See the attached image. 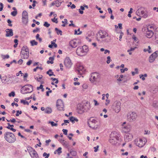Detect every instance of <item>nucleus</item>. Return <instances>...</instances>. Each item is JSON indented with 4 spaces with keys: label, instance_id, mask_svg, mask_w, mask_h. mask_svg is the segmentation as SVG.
<instances>
[{
    "label": "nucleus",
    "instance_id": "obj_1",
    "mask_svg": "<svg viewBox=\"0 0 158 158\" xmlns=\"http://www.w3.org/2000/svg\"><path fill=\"white\" fill-rule=\"evenodd\" d=\"M97 40L100 41L101 40L102 42L107 43L110 40V36L106 31L100 30L97 35Z\"/></svg>",
    "mask_w": 158,
    "mask_h": 158
},
{
    "label": "nucleus",
    "instance_id": "obj_2",
    "mask_svg": "<svg viewBox=\"0 0 158 158\" xmlns=\"http://www.w3.org/2000/svg\"><path fill=\"white\" fill-rule=\"evenodd\" d=\"M4 137L6 141L10 143H13L16 140L15 135L9 132H5L4 134Z\"/></svg>",
    "mask_w": 158,
    "mask_h": 158
},
{
    "label": "nucleus",
    "instance_id": "obj_3",
    "mask_svg": "<svg viewBox=\"0 0 158 158\" xmlns=\"http://www.w3.org/2000/svg\"><path fill=\"white\" fill-rule=\"evenodd\" d=\"M88 50L87 46H83L78 47L76 50V53L79 56H83L86 54Z\"/></svg>",
    "mask_w": 158,
    "mask_h": 158
},
{
    "label": "nucleus",
    "instance_id": "obj_4",
    "mask_svg": "<svg viewBox=\"0 0 158 158\" xmlns=\"http://www.w3.org/2000/svg\"><path fill=\"white\" fill-rule=\"evenodd\" d=\"M21 58L24 59H27L29 56V49L26 46H23L20 52Z\"/></svg>",
    "mask_w": 158,
    "mask_h": 158
},
{
    "label": "nucleus",
    "instance_id": "obj_5",
    "mask_svg": "<svg viewBox=\"0 0 158 158\" xmlns=\"http://www.w3.org/2000/svg\"><path fill=\"white\" fill-rule=\"evenodd\" d=\"M33 87L31 85H27L22 87L21 89V93L23 94L30 93L33 91Z\"/></svg>",
    "mask_w": 158,
    "mask_h": 158
},
{
    "label": "nucleus",
    "instance_id": "obj_6",
    "mask_svg": "<svg viewBox=\"0 0 158 158\" xmlns=\"http://www.w3.org/2000/svg\"><path fill=\"white\" fill-rule=\"evenodd\" d=\"M88 124L90 127L94 129H96L98 127V122L93 118H90L88 120Z\"/></svg>",
    "mask_w": 158,
    "mask_h": 158
},
{
    "label": "nucleus",
    "instance_id": "obj_7",
    "mask_svg": "<svg viewBox=\"0 0 158 158\" xmlns=\"http://www.w3.org/2000/svg\"><path fill=\"white\" fill-rule=\"evenodd\" d=\"M100 79V75L98 73L94 72L91 74L90 81L92 82H99Z\"/></svg>",
    "mask_w": 158,
    "mask_h": 158
},
{
    "label": "nucleus",
    "instance_id": "obj_8",
    "mask_svg": "<svg viewBox=\"0 0 158 158\" xmlns=\"http://www.w3.org/2000/svg\"><path fill=\"white\" fill-rule=\"evenodd\" d=\"M121 103L120 102H115L112 106V108L116 113H118L120 110Z\"/></svg>",
    "mask_w": 158,
    "mask_h": 158
},
{
    "label": "nucleus",
    "instance_id": "obj_9",
    "mask_svg": "<svg viewBox=\"0 0 158 158\" xmlns=\"http://www.w3.org/2000/svg\"><path fill=\"white\" fill-rule=\"evenodd\" d=\"M137 117V114L134 112L129 113L127 115V120L129 122H132L136 119Z\"/></svg>",
    "mask_w": 158,
    "mask_h": 158
},
{
    "label": "nucleus",
    "instance_id": "obj_10",
    "mask_svg": "<svg viewBox=\"0 0 158 158\" xmlns=\"http://www.w3.org/2000/svg\"><path fill=\"white\" fill-rule=\"evenodd\" d=\"M119 140L118 137L114 133H111L110 135V139L109 140V142L112 144H114L116 141Z\"/></svg>",
    "mask_w": 158,
    "mask_h": 158
},
{
    "label": "nucleus",
    "instance_id": "obj_11",
    "mask_svg": "<svg viewBox=\"0 0 158 158\" xmlns=\"http://www.w3.org/2000/svg\"><path fill=\"white\" fill-rule=\"evenodd\" d=\"M22 22L25 25L27 24L28 22V14L25 10L23 11L22 13Z\"/></svg>",
    "mask_w": 158,
    "mask_h": 158
},
{
    "label": "nucleus",
    "instance_id": "obj_12",
    "mask_svg": "<svg viewBox=\"0 0 158 158\" xmlns=\"http://www.w3.org/2000/svg\"><path fill=\"white\" fill-rule=\"evenodd\" d=\"M56 106L57 109L60 111L64 110V105L63 102L61 100L58 99L57 100Z\"/></svg>",
    "mask_w": 158,
    "mask_h": 158
},
{
    "label": "nucleus",
    "instance_id": "obj_13",
    "mask_svg": "<svg viewBox=\"0 0 158 158\" xmlns=\"http://www.w3.org/2000/svg\"><path fill=\"white\" fill-rule=\"evenodd\" d=\"M158 56V51H156L152 54L149 57V61L152 63L153 62L156 58Z\"/></svg>",
    "mask_w": 158,
    "mask_h": 158
},
{
    "label": "nucleus",
    "instance_id": "obj_14",
    "mask_svg": "<svg viewBox=\"0 0 158 158\" xmlns=\"http://www.w3.org/2000/svg\"><path fill=\"white\" fill-rule=\"evenodd\" d=\"M135 143L136 145L139 147H142L145 144V142H143L142 139L137 138L135 139Z\"/></svg>",
    "mask_w": 158,
    "mask_h": 158
},
{
    "label": "nucleus",
    "instance_id": "obj_15",
    "mask_svg": "<svg viewBox=\"0 0 158 158\" xmlns=\"http://www.w3.org/2000/svg\"><path fill=\"white\" fill-rule=\"evenodd\" d=\"M64 64L65 66L67 68H70L72 65L71 60L69 57H67L65 58Z\"/></svg>",
    "mask_w": 158,
    "mask_h": 158
},
{
    "label": "nucleus",
    "instance_id": "obj_16",
    "mask_svg": "<svg viewBox=\"0 0 158 158\" xmlns=\"http://www.w3.org/2000/svg\"><path fill=\"white\" fill-rule=\"evenodd\" d=\"M133 137V135L132 134L127 133L124 136V139L126 142H128L132 140Z\"/></svg>",
    "mask_w": 158,
    "mask_h": 158
},
{
    "label": "nucleus",
    "instance_id": "obj_17",
    "mask_svg": "<svg viewBox=\"0 0 158 158\" xmlns=\"http://www.w3.org/2000/svg\"><path fill=\"white\" fill-rule=\"evenodd\" d=\"M77 110L78 113L80 114H82L85 112L83 105L78 104L77 106Z\"/></svg>",
    "mask_w": 158,
    "mask_h": 158
},
{
    "label": "nucleus",
    "instance_id": "obj_18",
    "mask_svg": "<svg viewBox=\"0 0 158 158\" xmlns=\"http://www.w3.org/2000/svg\"><path fill=\"white\" fill-rule=\"evenodd\" d=\"M85 70L84 68L82 65H78L77 71L80 75H81Z\"/></svg>",
    "mask_w": 158,
    "mask_h": 158
},
{
    "label": "nucleus",
    "instance_id": "obj_19",
    "mask_svg": "<svg viewBox=\"0 0 158 158\" xmlns=\"http://www.w3.org/2000/svg\"><path fill=\"white\" fill-rule=\"evenodd\" d=\"M6 37L11 36L13 35V30L12 29H6Z\"/></svg>",
    "mask_w": 158,
    "mask_h": 158
},
{
    "label": "nucleus",
    "instance_id": "obj_20",
    "mask_svg": "<svg viewBox=\"0 0 158 158\" xmlns=\"http://www.w3.org/2000/svg\"><path fill=\"white\" fill-rule=\"evenodd\" d=\"M83 105L85 111H87L90 109V106L89 103L87 102L86 104Z\"/></svg>",
    "mask_w": 158,
    "mask_h": 158
},
{
    "label": "nucleus",
    "instance_id": "obj_21",
    "mask_svg": "<svg viewBox=\"0 0 158 158\" xmlns=\"http://www.w3.org/2000/svg\"><path fill=\"white\" fill-rule=\"evenodd\" d=\"M146 36L148 38H150L152 37L153 35L154 34V32H153V31H146Z\"/></svg>",
    "mask_w": 158,
    "mask_h": 158
},
{
    "label": "nucleus",
    "instance_id": "obj_22",
    "mask_svg": "<svg viewBox=\"0 0 158 158\" xmlns=\"http://www.w3.org/2000/svg\"><path fill=\"white\" fill-rule=\"evenodd\" d=\"M30 155L31 158H39L38 154L36 151H35L34 152H33V153H31Z\"/></svg>",
    "mask_w": 158,
    "mask_h": 158
},
{
    "label": "nucleus",
    "instance_id": "obj_23",
    "mask_svg": "<svg viewBox=\"0 0 158 158\" xmlns=\"http://www.w3.org/2000/svg\"><path fill=\"white\" fill-rule=\"evenodd\" d=\"M130 130V126L129 125H127L124 127L123 128V131L124 132H129Z\"/></svg>",
    "mask_w": 158,
    "mask_h": 158
},
{
    "label": "nucleus",
    "instance_id": "obj_24",
    "mask_svg": "<svg viewBox=\"0 0 158 158\" xmlns=\"http://www.w3.org/2000/svg\"><path fill=\"white\" fill-rule=\"evenodd\" d=\"M70 44L72 48H75L77 46V42L74 40L71 41L70 42Z\"/></svg>",
    "mask_w": 158,
    "mask_h": 158
},
{
    "label": "nucleus",
    "instance_id": "obj_25",
    "mask_svg": "<svg viewBox=\"0 0 158 158\" xmlns=\"http://www.w3.org/2000/svg\"><path fill=\"white\" fill-rule=\"evenodd\" d=\"M27 150L29 152L30 155L35 151L34 149L33 148L30 146H28L27 147Z\"/></svg>",
    "mask_w": 158,
    "mask_h": 158
},
{
    "label": "nucleus",
    "instance_id": "obj_26",
    "mask_svg": "<svg viewBox=\"0 0 158 158\" xmlns=\"http://www.w3.org/2000/svg\"><path fill=\"white\" fill-rule=\"evenodd\" d=\"M69 120L73 123H75V121L76 122L78 121V119H77L74 117L73 116H72L70 117Z\"/></svg>",
    "mask_w": 158,
    "mask_h": 158
},
{
    "label": "nucleus",
    "instance_id": "obj_27",
    "mask_svg": "<svg viewBox=\"0 0 158 158\" xmlns=\"http://www.w3.org/2000/svg\"><path fill=\"white\" fill-rule=\"evenodd\" d=\"M45 113L47 114H50L52 112L51 108L48 107L46 108L45 110Z\"/></svg>",
    "mask_w": 158,
    "mask_h": 158
},
{
    "label": "nucleus",
    "instance_id": "obj_28",
    "mask_svg": "<svg viewBox=\"0 0 158 158\" xmlns=\"http://www.w3.org/2000/svg\"><path fill=\"white\" fill-rule=\"evenodd\" d=\"M56 6V7H58L60 6L61 3L63 2V1H59V0H57L55 1Z\"/></svg>",
    "mask_w": 158,
    "mask_h": 158
},
{
    "label": "nucleus",
    "instance_id": "obj_29",
    "mask_svg": "<svg viewBox=\"0 0 158 158\" xmlns=\"http://www.w3.org/2000/svg\"><path fill=\"white\" fill-rule=\"evenodd\" d=\"M85 9V8L83 6H80V9L78 10V11L80 14H82L84 13L83 10H84Z\"/></svg>",
    "mask_w": 158,
    "mask_h": 158
},
{
    "label": "nucleus",
    "instance_id": "obj_30",
    "mask_svg": "<svg viewBox=\"0 0 158 158\" xmlns=\"http://www.w3.org/2000/svg\"><path fill=\"white\" fill-rule=\"evenodd\" d=\"M49 60L48 61L47 63L48 64L51 63L52 64L53 63V60L54 59L52 57H50L49 58Z\"/></svg>",
    "mask_w": 158,
    "mask_h": 158
},
{
    "label": "nucleus",
    "instance_id": "obj_31",
    "mask_svg": "<svg viewBox=\"0 0 158 158\" xmlns=\"http://www.w3.org/2000/svg\"><path fill=\"white\" fill-rule=\"evenodd\" d=\"M47 73L50 76H55V75L53 73L51 69H49V70L47 72Z\"/></svg>",
    "mask_w": 158,
    "mask_h": 158
},
{
    "label": "nucleus",
    "instance_id": "obj_32",
    "mask_svg": "<svg viewBox=\"0 0 158 158\" xmlns=\"http://www.w3.org/2000/svg\"><path fill=\"white\" fill-rule=\"evenodd\" d=\"M55 30L56 32V33L57 35L60 34V35H62V32L61 31L58 29L57 28H55Z\"/></svg>",
    "mask_w": 158,
    "mask_h": 158
},
{
    "label": "nucleus",
    "instance_id": "obj_33",
    "mask_svg": "<svg viewBox=\"0 0 158 158\" xmlns=\"http://www.w3.org/2000/svg\"><path fill=\"white\" fill-rule=\"evenodd\" d=\"M146 31H154V28L153 27L151 26H149L147 27Z\"/></svg>",
    "mask_w": 158,
    "mask_h": 158
},
{
    "label": "nucleus",
    "instance_id": "obj_34",
    "mask_svg": "<svg viewBox=\"0 0 158 158\" xmlns=\"http://www.w3.org/2000/svg\"><path fill=\"white\" fill-rule=\"evenodd\" d=\"M141 15H142L144 18H146L147 17V14L145 13L144 10L140 11Z\"/></svg>",
    "mask_w": 158,
    "mask_h": 158
},
{
    "label": "nucleus",
    "instance_id": "obj_35",
    "mask_svg": "<svg viewBox=\"0 0 158 158\" xmlns=\"http://www.w3.org/2000/svg\"><path fill=\"white\" fill-rule=\"evenodd\" d=\"M143 51L144 52L148 51L149 53H151L152 52V51L151 50V47L149 46L148 47V49H143Z\"/></svg>",
    "mask_w": 158,
    "mask_h": 158
},
{
    "label": "nucleus",
    "instance_id": "obj_36",
    "mask_svg": "<svg viewBox=\"0 0 158 158\" xmlns=\"http://www.w3.org/2000/svg\"><path fill=\"white\" fill-rule=\"evenodd\" d=\"M30 43H31V46H33L35 45H36L38 44L37 42L35 41L34 40L31 41Z\"/></svg>",
    "mask_w": 158,
    "mask_h": 158
},
{
    "label": "nucleus",
    "instance_id": "obj_37",
    "mask_svg": "<svg viewBox=\"0 0 158 158\" xmlns=\"http://www.w3.org/2000/svg\"><path fill=\"white\" fill-rule=\"evenodd\" d=\"M49 123H50L51 126L52 127L55 126L56 127L57 126L58 124L56 123H55L53 121H49L48 122Z\"/></svg>",
    "mask_w": 158,
    "mask_h": 158
},
{
    "label": "nucleus",
    "instance_id": "obj_38",
    "mask_svg": "<svg viewBox=\"0 0 158 158\" xmlns=\"http://www.w3.org/2000/svg\"><path fill=\"white\" fill-rule=\"evenodd\" d=\"M154 35L155 36H158V27L156 28L155 30Z\"/></svg>",
    "mask_w": 158,
    "mask_h": 158
},
{
    "label": "nucleus",
    "instance_id": "obj_39",
    "mask_svg": "<svg viewBox=\"0 0 158 158\" xmlns=\"http://www.w3.org/2000/svg\"><path fill=\"white\" fill-rule=\"evenodd\" d=\"M21 103H23L24 105L27 104V105H29V103L28 102L23 100H21Z\"/></svg>",
    "mask_w": 158,
    "mask_h": 158
},
{
    "label": "nucleus",
    "instance_id": "obj_40",
    "mask_svg": "<svg viewBox=\"0 0 158 158\" xmlns=\"http://www.w3.org/2000/svg\"><path fill=\"white\" fill-rule=\"evenodd\" d=\"M17 14V11H14L11 12V14L13 16H15Z\"/></svg>",
    "mask_w": 158,
    "mask_h": 158
},
{
    "label": "nucleus",
    "instance_id": "obj_41",
    "mask_svg": "<svg viewBox=\"0 0 158 158\" xmlns=\"http://www.w3.org/2000/svg\"><path fill=\"white\" fill-rule=\"evenodd\" d=\"M50 155L49 154H47L46 152H44L43 154V156H45V158H48Z\"/></svg>",
    "mask_w": 158,
    "mask_h": 158
},
{
    "label": "nucleus",
    "instance_id": "obj_42",
    "mask_svg": "<svg viewBox=\"0 0 158 158\" xmlns=\"http://www.w3.org/2000/svg\"><path fill=\"white\" fill-rule=\"evenodd\" d=\"M43 85H42V84L40 85L39 87H37V89L38 90H39V89H42V91L43 92L44 91V89L43 88Z\"/></svg>",
    "mask_w": 158,
    "mask_h": 158
},
{
    "label": "nucleus",
    "instance_id": "obj_43",
    "mask_svg": "<svg viewBox=\"0 0 158 158\" xmlns=\"http://www.w3.org/2000/svg\"><path fill=\"white\" fill-rule=\"evenodd\" d=\"M70 155L73 156H75L76 155L77 152L75 151H72L70 152Z\"/></svg>",
    "mask_w": 158,
    "mask_h": 158
},
{
    "label": "nucleus",
    "instance_id": "obj_44",
    "mask_svg": "<svg viewBox=\"0 0 158 158\" xmlns=\"http://www.w3.org/2000/svg\"><path fill=\"white\" fill-rule=\"evenodd\" d=\"M15 95V92L14 91L11 92L9 94V96L10 97L12 96L14 97Z\"/></svg>",
    "mask_w": 158,
    "mask_h": 158
},
{
    "label": "nucleus",
    "instance_id": "obj_45",
    "mask_svg": "<svg viewBox=\"0 0 158 158\" xmlns=\"http://www.w3.org/2000/svg\"><path fill=\"white\" fill-rule=\"evenodd\" d=\"M107 60L106 61V63L108 64H109V63H110V62L112 61V60H111L110 56H107Z\"/></svg>",
    "mask_w": 158,
    "mask_h": 158
},
{
    "label": "nucleus",
    "instance_id": "obj_46",
    "mask_svg": "<svg viewBox=\"0 0 158 158\" xmlns=\"http://www.w3.org/2000/svg\"><path fill=\"white\" fill-rule=\"evenodd\" d=\"M61 149L62 148L61 147H59L57 150H56V152H58V154H60L62 152V151H61Z\"/></svg>",
    "mask_w": 158,
    "mask_h": 158
},
{
    "label": "nucleus",
    "instance_id": "obj_47",
    "mask_svg": "<svg viewBox=\"0 0 158 158\" xmlns=\"http://www.w3.org/2000/svg\"><path fill=\"white\" fill-rule=\"evenodd\" d=\"M50 24L48 23L47 22H45L44 24V26L47 27H48L50 26Z\"/></svg>",
    "mask_w": 158,
    "mask_h": 158
},
{
    "label": "nucleus",
    "instance_id": "obj_48",
    "mask_svg": "<svg viewBox=\"0 0 158 158\" xmlns=\"http://www.w3.org/2000/svg\"><path fill=\"white\" fill-rule=\"evenodd\" d=\"M136 48H137L136 47H134V48H131L130 49L128 50L127 51V52H130L131 51H133Z\"/></svg>",
    "mask_w": 158,
    "mask_h": 158
},
{
    "label": "nucleus",
    "instance_id": "obj_49",
    "mask_svg": "<svg viewBox=\"0 0 158 158\" xmlns=\"http://www.w3.org/2000/svg\"><path fill=\"white\" fill-rule=\"evenodd\" d=\"M18 135L20 136L22 138L24 139L25 140H26L27 138H25L24 136L22 135L20 132H19L18 133Z\"/></svg>",
    "mask_w": 158,
    "mask_h": 158
},
{
    "label": "nucleus",
    "instance_id": "obj_50",
    "mask_svg": "<svg viewBox=\"0 0 158 158\" xmlns=\"http://www.w3.org/2000/svg\"><path fill=\"white\" fill-rule=\"evenodd\" d=\"M7 22L9 23L8 25L10 27H12V24H11L12 22L10 19H8L7 21Z\"/></svg>",
    "mask_w": 158,
    "mask_h": 158
},
{
    "label": "nucleus",
    "instance_id": "obj_51",
    "mask_svg": "<svg viewBox=\"0 0 158 158\" xmlns=\"http://www.w3.org/2000/svg\"><path fill=\"white\" fill-rule=\"evenodd\" d=\"M38 69H40L41 70H42L43 69V68H42L37 66V67H36L35 68V69H34L33 71L34 72L36 71V70Z\"/></svg>",
    "mask_w": 158,
    "mask_h": 158
},
{
    "label": "nucleus",
    "instance_id": "obj_52",
    "mask_svg": "<svg viewBox=\"0 0 158 158\" xmlns=\"http://www.w3.org/2000/svg\"><path fill=\"white\" fill-rule=\"evenodd\" d=\"M52 21L54 22H55L56 23H58L57 19H56L55 18L53 19H52Z\"/></svg>",
    "mask_w": 158,
    "mask_h": 158
},
{
    "label": "nucleus",
    "instance_id": "obj_53",
    "mask_svg": "<svg viewBox=\"0 0 158 158\" xmlns=\"http://www.w3.org/2000/svg\"><path fill=\"white\" fill-rule=\"evenodd\" d=\"M62 131L63 132V133L64 135H67V132L68 131L67 130L63 129L62 130Z\"/></svg>",
    "mask_w": 158,
    "mask_h": 158
},
{
    "label": "nucleus",
    "instance_id": "obj_54",
    "mask_svg": "<svg viewBox=\"0 0 158 158\" xmlns=\"http://www.w3.org/2000/svg\"><path fill=\"white\" fill-rule=\"evenodd\" d=\"M154 41L155 43L158 44V36H155Z\"/></svg>",
    "mask_w": 158,
    "mask_h": 158
},
{
    "label": "nucleus",
    "instance_id": "obj_55",
    "mask_svg": "<svg viewBox=\"0 0 158 158\" xmlns=\"http://www.w3.org/2000/svg\"><path fill=\"white\" fill-rule=\"evenodd\" d=\"M6 128H8V129H9L10 130L13 131L14 132H15L16 131V130L15 129H14L13 128H10V127H7Z\"/></svg>",
    "mask_w": 158,
    "mask_h": 158
},
{
    "label": "nucleus",
    "instance_id": "obj_56",
    "mask_svg": "<svg viewBox=\"0 0 158 158\" xmlns=\"http://www.w3.org/2000/svg\"><path fill=\"white\" fill-rule=\"evenodd\" d=\"M70 22L71 23L69 25V26L70 27L73 26V27H75V25L73 23V21L71 20Z\"/></svg>",
    "mask_w": 158,
    "mask_h": 158
},
{
    "label": "nucleus",
    "instance_id": "obj_57",
    "mask_svg": "<svg viewBox=\"0 0 158 158\" xmlns=\"http://www.w3.org/2000/svg\"><path fill=\"white\" fill-rule=\"evenodd\" d=\"M99 147V146L97 145L96 147H94V152H97L98 150V149Z\"/></svg>",
    "mask_w": 158,
    "mask_h": 158
},
{
    "label": "nucleus",
    "instance_id": "obj_58",
    "mask_svg": "<svg viewBox=\"0 0 158 158\" xmlns=\"http://www.w3.org/2000/svg\"><path fill=\"white\" fill-rule=\"evenodd\" d=\"M40 30V29L38 28H36V29H34L33 31V33H35L36 32L39 31Z\"/></svg>",
    "mask_w": 158,
    "mask_h": 158
},
{
    "label": "nucleus",
    "instance_id": "obj_59",
    "mask_svg": "<svg viewBox=\"0 0 158 158\" xmlns=\"http://www.w3.org/2000/svg\"><path fill=\"white\" fill-rule=\"evenodd\" d=\"M32 63V61L31 60H30L27 63V65H30Z\"/></svg>",
    "mask_w": 158,
    "mask_h": 158
},
{
    "label": "nucleus",
    "instance_id": "obj_60",
    "mask_svg": "<svg viewBox=\"0 0 158 158\" xmlns=\"http://www.w3.org/2000/svg\"><path fill=\"white\" fill-rule=\"evenodd\" d=\"M64 122L65 123V125H67V123H69V120H64Z\"/></svg>",
    "mask_w": 158,
    "mask_h": 158
},
{
    "label": "nucleus",
    "instance_id": "obj_61",
    "mask_svg": "<svg viewBox=\"0 0 158 158\" xmlns=\"http://www.w3.org/2000/svg\"><path fill=\"white\" fill-rule=\"evenodd\" d=\"M108 12L110 14H112V11L111 10V9L110 8H109L108 9Z\"/></svg>",
    "mask_w": 158,
    "mask_h": 158
},
{
    "label": "nucleus",
    "instance_id": "obj_62",
    "mask_svg": "<svg viewBox=\"0 0 158 158\" xmlns=\"http://www.w3.org/2000/svg\"><path fill=\"white\" fill-rule=\"evenodd\" d=\"M10 122H12L13 123H14L16 122L15 119L14 118H13L12 119H10Z\"/></svg>",
    "mask_w": 158,
    "mask_h": 158
},
{
    "label": "nucleus",
    "instance_id": "obj_63",
    "mask_svg": "<svg viewBox=\"0 0 158 158\" xmlns=\"http://www.w3.org/2000/svg\"><path fill=\"white\" fill-rule=\"evenodd\" d=\"M94 102L95 106H97L99 105V103H98L97 101L96 100H94Z\"/></svg>",
    "mask_w": 158,
    "mask_h": 158
},
{
    "label": "nucleus",
    "instance_id": "obj_64",
    "mask_svg": "<svg viewBox=\"0 0 158 158\" xmlns=\"http://www.w3.org/2000/svg\"><path fill=\"white\" fill-rule=\"evenodd\" d=\"M66 158H73V157L72 156H70V154L69 153H67Z\"/></svg>",
    "mask_w": 158,
    "mask_h": 158
}]
</instances>
